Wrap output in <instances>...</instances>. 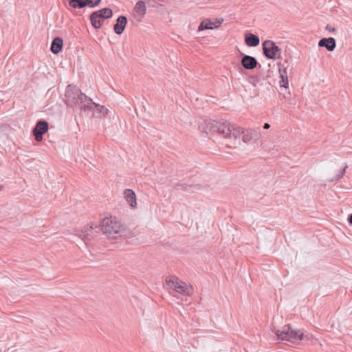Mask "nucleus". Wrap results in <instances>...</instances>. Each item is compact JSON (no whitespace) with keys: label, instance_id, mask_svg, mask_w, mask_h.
Instances as JSON below:
<instances>
[{"label":"nucleus","instance_id":"1","mask_svg":"<svg viewBox=\"0 0 352 352\" xmlns=\"http://www.w3.org/2000/svg\"><path fill=\"white\" fill-rule=\"evenodd\" d=\"M224 133L228 135V144L229 146H236L240 144L239 137L242 136V140L245 144L252 142H256L261 137V131L259 127L255 128H243L236 124H231L227 126Z\"/></svg>","mask_w":352,"mask_h":352},{"label":"nucleus","instance_id":"2","mask_svg":"<svg viewBox=\"0 0 352 352\" xmlns=\"http://www.w3.org/2000/svg\"><path fill=\"white\" fill-rule=\"evenodd\" d=\"M100 226L104 234L109 239L121 236L125 232V228L116 217L107 216L101 219Z\"/></svg>","mask_w":352,"mask_h":352},{"label":"nucleus","instance_id":"3","mask_svg":"<svg viewBox=\"0 0 352 352\" xmlns=\"http://www.w3.org/2000/svg\"><path fill=\"white\" fill-rule=\"evenodd\" d=\"M272 331L276 334L277 338L280 340L296 343L302 340L303 333L300 329H293L289 325H285L278 329H274Z\"/></svg>","mask_w":352,"mask_h":352},{"label":"nucleus","instance_id":"4","mask_svg":"<svg viewBox=\"0 0 352 352\" xmlns=\"http://www.w3.org/2000/svg\"><path fill=\"white\" fill-rule=\"evenodd\" d=\"M231 123L228 122H218L216 120H206L199 125V129L206 133H219L223 138L228 140V135L224 133L226 126H230Z\"/></svg>","mask_w":352,"mask_h":352},{"label":"nucleus","instance_id":"5","mask_svg":"<svg viewBox=\"0 0 352 352\" xmlns=\"http://www.w3.org/2000/svg\"><path fill=\"white\" fill-rule=\"evenodd\" d=\"M166 282L170 289L180 294L190 296L192 293V287L180 280L177 276H169L166 278Z\"/></svg>","mask_w":352,"mask_h":352},{"label":"nucleus","instance_id":"6","mask_svg":"<svg viewBox=\"0 0 352 352\" xmlns=\"http://www.w3.org/2000/svg\"><path fill=\"white\" fill-rule=\"evenodd\" d=\"M83 95L84 94L76 86L69 85L65 93V101L66 104L71 107H77Z\"/></svg>","mask_w":352,"mask_h":352},{"label":"nucleus","instance_id":"7","mask_svg":"<svg viewBox=\"0 0 352 352\" xmlns=\"http://www.w3.org/2000/svg\"><path fill=\"white\" fill-rule=\"evenodd\" d=\"M263 50L265 56L270 59H276L280 57L281 50L272 41H265L263 43Z\"/></svg>","mask_w":352,"mask_h":352},{"label":"nucleus","instance_id":"8","mask_svg":"<svg viewBox=\"0 0 352 352\" xmlns=\"http://www.w3.org/2000/svg\"><path fill=\"white\" fill-rule=\"evenodd\" d=\"M223 21V20L222 19H216L214 20L206 19L199 24L198 31L218 28L222 23Z\"/></svg>","mask_w":352,"mask_h":352},{"label":"nucleus","instance_id":"9","mask_svg":"<svg viewBox=\"0 0 352 352\" xmlns=\"http://www.w3.org/2000/svg\"><path fill=\"white\" fill-rule=\"evenodd\" d=\"M48 130V124L44 120H40L36 124L35 128L33 130L35 140L37 142H40L43 140V135Z\"/></svg>","mask_w":352,"mask_h":352},{"label":"nucleus","instance_id":"10","mask_svg":"<svg viewBox=\"0 0 352 352\" xmlns=\"http://www.w3.org/2000/svg\"><path fill=\"white\" fill-rule=\"evenodd\" d=\"M95 107H96V104L94 102L93 100L87 96L85 94L80 98L79 104L77 106V107H79L80 110L88 112L92 111Z\"/></svg>","mask_w":352,"mask_h":352},{"label":"nucleus","instance_id":"11","mask_svg":"<svg viewBox=\"0 0 352 352\" xmlns=\"http://www.w3.org/2000/svg\"><path fill=\"white\" fill-rule=\"evenodd\" d=\"M123 195L125 201L131 208L137 207L136 195L132 189H125L123 192Z\"/></svg>","mask_w":352,"mask_h":352},{"label":"nucleus","instance_id":"12","mask_svg":"<svg viewBox=\"0 0 352 352\" xmlns=\"http://www.w3.org/2000/svg\"><path fill=\"white\" fill-rule=\"evenodd\" d=\"M96 228L97 225L94 223L85 226L82 229L81 232L78 234L83 241L89 240L94 236L93 230Z\"/></svg>","mask_w":352,"mask_h":352},{"label":"nucleus","instance_id":"13","mask_svg":"<svg viewBox=\"0 0 352 352\" xmlns=\"http://www.w3.org/2000/svg\"><path fill=\"white\" fill-rule=\"evenodd\" d=\"M146 12V6L143 1H138L133 8L134 16L141 20L145 15Z\"/></svg>","mask_w":352,"mask_h":352},{"label":"nucleus","instance_id":"14","mask_svg":"<svg viewBox=\"0 0 352 352\" xmlns=\"http://www.w3.org/2000/svg\"><path fill=\"white\" fill-rule=\"evenodd\" d=\"M318 46L325 47L328 51L332 52L336 47V40L333 37L322 38L318 42Z\"/></svg>","mask_w":352,"mask_h":352},{"label":"nucleus","instance_id":"15","mask_svg":"<svg viewBox=\"0 0 352 352\" xmlns=\"http://www.w3.org/2000/svg\"><path fill=\"white\" fill-rule=\"evenodd\" d=\"M241 64L246 69H252L256 67L257 60L252 56L245 55L241 59Z\"/></svg>","mask_w":352,"mask_h":352},{"label":"nucleus","instance_id":"16","mask_svg":"<svg viewBox=\"0 0 352 352\" xmlns=\"http://www.w3.org/2000/svg\"><path fill=\"white\" fill-rule=\"evenodd\" d=\"M127 19L124 16H120L117 19V23L114 25L113 30L116 34H121L126 26Z\"/></svg>","mask_w":352,"mask_h":352},{"label":"nucleus","instance_id":"17","mask_svg":"<svg viewBox=\"0 0 352 352\" xmlns=\"http://www.w3.org/2000/svg\"><path fill=\"white\" fill-rule=\"evenodd\" d=\"M90 20L91 25L96 29H99L103 23V18H102L99 14L98 10L93 12L90 16Z\"/></svg>","mask_w":352,"mask_h":352},{"label":"nucleus","instance_id":"18","mask_svg":"<svg viewBox=\"0 0 352 352\" xmlns=\"http://www.w3.org/2000/svg\"><path fill=\"white\" fill-rule=\"evenodd\" d=\"M278 72L280 77V86L287 88L288 87L287 73L285 68H283V65L279 63L278 65Z\"/></svg>","mask_w":352,"mask_h":352},{"label":"nucleus","instance_id":"19","mask_svg":"<svg viewBox=\"0 0 352 352\" xmlns=\"http://www.w3.org/2000/svg\"><path fill=\"white\" fill-rule=\"evenodd\" d=\"M245 43L249 47H256L259 45V38L252 34H248L245 35Z\"/></svg>","mask_w":352,"mask_h":352},{"label":"nucleus","instance_id":"20","mask_svg":"<svg viewBox=\"0 0 352 352\" xmlns=\"http://www.w3.org/2000/svg\"><path fill=\"white\" fill-rule=\"evenodd\" d=\"M63 47V39L60 37L55 38L51 45V51L53 54H57Z\"/></svg>","mask_w":352,"mask_h":352},{"label":"nucleus","instance_id":"21","mask_svg":"<svg viewBox=\"0 0 352 352\" xmlns=\"http://www.w3.org/2000/svg\"><path fill=\"white\" fill-rule=\"evenodd\" d=\"M107 113L108 109L105 107L98 104H96V107H95L92 111V116L97 118H101L106 116Z\"/></svg>","mask_w":352,"mask_h":352},{"label":"nucleus","instance_id":"22","mask_svg":"<svg viewBox=\"0 0 352 352\" xmlns=\"http://www.w3.org/2000/svg\"><path fill=\"white\" fill-rule=\"evenodd\" d=\"M69 5L74 9H80L86 6L85 0H69Z\"/></svg>","mask_w":352,"mask_h":352},{"label":"nucleus","instance_id":"23","mask_svg":"<svg viewBox=\"0 0 352 352\" xmlns=\"http://www.w3.org/2000/svg\"><path fill=\"white\" fill-rule=\"evenodd\" d=\"M99 14L103 19H109L113 16V12L110 8H102L98 10Z\"/></svg>","mask_w":352,"mask_h":352},{"label":"nucleus","instance_id":"24","mask_svg":"<svg viewBox=\"0 0 352 352\" xmlns=\"http://www.w3.org/2000/svg\"><path fill=\"white\" fill-rule=\"evenodd\" d=\"M85 1L86 6H88L89 8H94L100 4L101 0H85Z\"/></svg>","mask_w":352,"mask_h":352},{"label":"nucleus","instance_id":"25","mask_svg":"<svg viewBox=\"0 0 352 352\" xmlns=\"http://www.w3.org/2000/svg\"><path fill=\"white\" fill-rule=\"evenodd\" d=\"M325 29L330 32H334L336 31V29L330 25H327Z\"/></svg>","mask_w":352,"mask_h":352},{"label":"nucleus","instance_id":"26","mask_svg":"<svg viewBox=\"0 0 352 352\" xmlns=\"http://www.w3.org/2000/svg\"><path fill=\"white\" fill-rule=\"evenodd\" d=\"M346 167L347 166H346L342 170L340 171L339 174L337 176L338 179L341 178L344 175Z\"/></svg>","mask_w":352,"mask_h":352},{"label":"nucleus","instance_id":"27","mask_svg":"<svg viewBox=\"0 0 352 352\" xmlns=\"http://www.w3.org/2000/svg\"><path fill=\"white\" fill-rule=\"evenodd\" d=\"M270 125L268 124V123H265L264 125H263V129H270Z\"/></svg>","mask_w":352,"mask_h":352},{"label":"nucleus","instance_id":"28","mask_svg":"<svg viewBox=\"0 0 352 352\" xmlns=\"http://www.w3.org/2000/svg\"><path fill=\"white\" fill-rule=\"evenodd\" d=\"M349 222H350V223H351V224H352V214H351V215H350V217H349Z\"/></svg>","mask_w":352,"mask_h":352}]
</instances>
